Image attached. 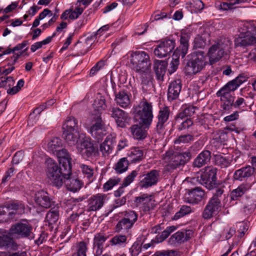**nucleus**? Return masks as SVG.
Listing matches in <instances>:
<instances>
[{
  "mask_svg": "<svg viewBox=\"0 0 256 256\" xmlns=\"http://www.w3.org/2000/svg\"><path fill=\"white\" fill-rule=\"evenodd\" d=\"M213 139L218 142H224L227 140V132L220 130L213 133Z\"/></svg>",
  "mask_w": 256,
  "mask_h": 256,
  "instance_id": "nucleus-52",
  "label": "nucleus"
},
{
  "mask_svg": "<svg viewBox=\"0 0 256 256\" xmlns=\"http://www.w3.org/2000/svg\"><path fill=\"white\" fill-rule=\"evenodd\" d=\"M95 119V122L90 126L89 132L92 136L98 142L102 139L107 132L100 116H96Z\"/></svg>",
  "mask_w": 256,
  "mask_h": 256,
  "instance_id": "nucleus-15",
  "label": "nucleus"
},
{
  "mask_svg": "<svg viewBox=\"0 0 256 256\" xmlns=\"http://www.w3.org/2000/svg\"><path fill=\"white\" fill-rule=\"evenodd\" d=\"M170 114V110L168 106L160 107L158 111L156 118L158 122L156 126V131L161 134L164 132L166 123L168 122Z\"/></svg>",
  "mask_w": 256,
  "mask_h": 256,
  "instance_id": "nucleus-18",
  "label": "nucleus"
},
{
  "mask_svg": "<svg viewBox=\"0 0 256 256\" xmlns=\"http://www.w3.org/2000/svg\"><path fill=\"white\" fill-rule=\"evenodd\" d=\"M211 154L209 150L202 152L195 158L193 165L195 167L200 168L206 164L210 160Z\"/></svg>",
  "mask_w": 256,
  "mask_h": 256,
  "instance_id": "nucleus-30",
  "label": "nucleus"
},
{
  "mask_svg": "<svg viewBox=\"0 0 256 256\" xmlns=\"http://www.w3.org/2000/svg\"><path fill=\"white\" fill-rule=\"evenodd\" d=\"M112 150V140L106 137L104 141L100 146V150L104 156L109 154Z\"/></svg>",
  "mask_w": 256,
  "mask_h": 256,
  "instance_id": "nucleus-41",
  "label": "nucleus"
},
{
  "mask_svg": "<svg viewBox=\"0 0 256 256\" xmlns=\"http://www.w3.org/2000/svg\"><path fill=\"white\" fill-rule=\"evenodd\" d=\"M242 0H228L226 2H222L218 5V7L224 10H228L235 8L236 4L241 3Z\"/></svg>",
  "mask_w": 256,
  "mask_h": 256,
  "instance_id": "nucleus-43",
  "label": "nucleus"
},
{
  "mask_svg": "<svg viewBox=\"0 0 256 256\" xmlns=\"http://www.w3.org/2000/svg\"><path fill=\"white\" fill-rule=\"evenodd\" d=\"M194 43V48H200L205 46L206 41L202 36L198 35L195 38Z\"/></svg>",
  "mask_w": 256,
  "mask_h": 256,
  "instance_id": "nucleus-63",
  "label": "nucleus"
},
{
  "mask_svg": "<svg viewBox=\"0 0 256 256\" xmlns=\"http://www.w3.org/2000/svg\"><path fill=\"white\" fill-rule=\"evenodd\" d=\"M70 160H71L65 159L59 162L60 166H62L60 168L62 170V176L64 177L72 174L71 172Z\"/></svg>",
  "mask_w": 256,
  "mask_h": 256,
  "instance_id": "nucleus-44",
  "label": "nucleus"
},
{
  "mask_svg": "<svg viewBox=\"0 0 256 256\" xmlns=\"http://www.w3.org/2000/svg\"><path fill=\"white\" fill-rule=\"evenodd\" d=\"M247 106L245 100L243 98L238 97L236 100H234V108L241 111L244 110Z\"/></svg>",
  "mask_w": 256,
  "mask_h": 256,
  "instance_id": "nucleus-58",
  "label": "nucleus"
},
{
  "mask_svg": "<svg viewBox=\"0 0 256 256\" xmlns=\"http://www.w3.org/2000/svg\"><path fill=\"white\" fill-rule=\"evenodd\" d=\"M78 120L74 117L68 116L62 124V137L70 146L76 144V149L81 156L86 160H93L99 155L98 147L90 138H82L78 144L80 137Z\"/></svg>",
  "mask_w": 256,
  "mask_h": 256,
  "instance_id": "nucleus-1",
  "label": "nucleus"
},
{
  "mask_svg": "<svg viewBox=\"0 0 256 256\" xmlns=\"http://www.w3.org/2000/svg\"><path fill=\"white\" fill-rule=\"evenodd\" d=\"M217 169L213 166H208L204 169L200 179V183L206 188L212 190L216 184Z\"/></svg>",
  "mask_w": 256,
  "mask_h": 256,
  "instance_id": "nucleus-8",
  "label": "nucleus"
},
{
  "mask_svg": "<svg viewBox=\"0 0 256 256\" xmlns=\"http://www.w3.org/2000/svg\"><path fill=\"white\" fill-rule=\"evenodd\" d=\"M207 64V56L202 51L194 54L186 63L184 73L186 76H193L200 72Z\"/></svg>",
  "mask_w": 256,
  "mask_h": 256,
  "instance_id": "nucleus-4",
  "label": "nucleus"
},
{
  "mask_svg": "<svg viewBox=\"0 0 256 256\" xmlns=\"http://www.w3.org/2000/svg\"><path fill=\"white\" fill-rule=\"evenodd\" d=\"M34 201L36 204L46 208H50L53 202L48 194L44 190L38 191L35 194Z\"/></svg>",
  "mask_w": 256,
  "mask_h": 256,
  "instance_id": "nucleus-23",
  "label": "nucleus"
},
{
  "mask_svg": "<svg viewBox=\"0 0 256 256\" xmlns=\"http://www.w3.org/2000/svg\"><path fill=\"white\" fill-rule=\"evenodd\" d=\"M176 228L177 227L174 226H168L162 232L160 237L158 238V240L160 242L164 241L170 235L172 232H174Z\"/></svg>",
  "mask_w": 256,
  "mask_h": 256,
  "instance_id": "nucleus-53",
  "label": "nucleus"
},
{
  "mask_svg": "<svg viewBox=\"0 0 256 256\" xmlns=\"http://www.w3.org/2000/svg\"><path fill=\"white\" fill-rule=\"evenodd\" d=\"M248 80V77L244 74H240L234 79L230 81L234 88L237 90L238 88L244 82H246Z\"/></svg>",
  "mask_w": 256,
  "mask_h": 256,
  "instance_id": "nucleus-51",
  "label": "nucleus"
},
{
  "mask_svg": "<svg viewBox=\"0 0 256 256\" xmlns=\"http://www.w3.org/2000/svg\"><path fill=\"white\" fill-rule=\"evenodd\" d=\"M46 174L48 178L52 184L58 187H61L64 184L62 172L57 162L54 160L50 158L46 161Z\"/></svg>",
  "mask_w": 256,
  "mask_h": 256,
  "instance_id": "nucleus-5",
  "label": "nucleus"
},
{
  "mask_svg": "<svg viewBox=\"0 0 256 256\" xmlns=\"http://www.w3.org/2000/svg\"><path fill=\"white\" fill-rule=\"evenodd\" d=\"M154 69L156 75L161 76L164 74L166 70L164 62L160 60H156L154 62Z\"/></svg>",
  "mask_w": 256,
  "mask_h": 256,
  "instance_id": "nucleus-49",
  "label": "nucleus"
},
{
  "mask_svg": "<svg viewBox=\"0 0 256 256\" xmlns=\"http://www.w3.org/2000/svg\"><path fill=\"white\" fill-rule=\"evenodd\" d=\"M126 234H117L110 240V242L112 245L121 246L126 244Z\"/></svg>",
  "mask_w": 256,
  "mask_h": 256,
  "instance_id": "nucleus-50",
  "label": "nucleus"
},
{
  "mask_svg": "<svg viewBox=\"0 0 256 256\" xmlns=\"http://www.w3.org/2000/svg\"><path fill=\"white\" fill-rule=\"evenodd\" d=\"M121 181V178L118 176H114L110 178L103 186L104 191L112 190L114 186L118 185Z\"/></svg>",
  "mask_w": 256,
  "mask_h": 256,
  "instance_id": "nucleus-46",
  "label": "nucleus"
},
{
  "mask_svg": "<svg viewBox=\"0 0 256 256\" xmlns=\"http://www.w3.org/2000/svg\"><path fill=\"white\" fill-rule=\"evenodd\" d=\"M176 46L175 40L171 38L162 40L154 50L155 56L160 58L168 56L173 50Z\"/></svg>",
  "mask_w": 256,
  "mask_h": 256,
  "instance_id": "nucleus-11",
  "label": "nucleus"
},
{
  "mask_svg": "<svg viewBox=\"0 0 256 256\" xmlns=\"http://www.w3.org/2000/svg\"><path fill=\"white\" fill-rule=\"evenodd\" d=\"M236 230L233 228L226 227L224 228L220 236L222 240L230 239L235 234Z\"/></svg>",
  "mask_w": 256,
  "mask_h": 256,
  "instance_id": "nucleus-56",
  "label": "nucleus"
},
{
  "mask_svg": "<svg viewBox=\"0 0 256 256\" xmlns=\"http://www.w3.org/2000/svg\"><path fill=\"white\" fill-rule=\"evenodd\" d=\"M222 206L220 199L216 198H210L204 210L203 218L204 219L211 218L219 212Z\"/></svg>",
  "mask_w": 256,
  "mask_h": 256,
  "instance_id": "nucleus-16",
  "label": "nucleus"
},
{
  "mask_svg": "<svg viewBox=\"0 0 256 256\" xmlns=\"http://www.w3.org/2000/svg\"><path fill=\"white\" fill-rule=\"evenodd\" d=\"M130 132L134 138L142 140L146 136V133L142 128L138 124L132 126L130 128Z\"/></svg>",
  "mask_w": 256,
  "mask_h": 256,
  "instance_id": "nucleus-37",
  "label": "nucleus"
},
{
  "mask_svg": "<svg viewBox=\"0 0 256 256\" xmlns=\"http://www.w3.org/2000/svg\"><path fill=\"white\" fill-rule=\"evenodd\" d=\"M192 10L198 12L203 10L204 4L201 0H192L190 2Z\"/></svg>",
  "mask_w": 256,
  "mask_h": 256,
  "instance_id": "nucleus-57",
  "label": "nucleus"
},
{
  "mask_svg": "<svg viewBox=\"0 0 256 256\" xmlns=\"http://www.w3.org/2000/svg\"><path fill=\"white\" fill-rule=\"evenodd\" d=\"M136 116L140 120L142 126L148 128L154 118L152 103L145 99L142 100L138 106Z\"/></svg>",
  "mask_w": 256,
  "mask_h": 256,
  "instance_id": "nucleus-6",
  "label": "nucleus"
},
{
  "mask_svg": "<svg viewBox=\"0 0 256 256\" xmlns=\"http://www.w3.org/2000/svg\"><path fill=\"white\" fill-rule=\"evenodd\" d=\"M221 102H222V108L224 110L229 112L234 108V98H226Z\"/></svg>",
  "mask_w": 256,
  "mask_h": 256,
  "instance_id": "nucleus-54",
  "label": "nucleus"
},
{
  "mask_svg": "<svg viewBox=\"0 0 256 256\" xmlns=\"http://www.w3.org/2000/svg\"><path fill=\"white\" fill-rule=\"evenodd\" d=\"M137 171L132 170L124 180L122 184L124 186H127L130 185L134 180V178L137 176Z\"/></svg>",
  "mask_w": 256,
  "mask_h": 256,
  "instance_id": "nucleus-61",
  "label": "nucleus"
},
{
  "mask_svg": "<svg viewBox=\"0 0 256 256\" xmlns=\"http://www.w3.org/2000/svg\"><path fill=\"white\" fill-rule=\"evenodd\" d=\"M205 195V192L202 188L195 187L187 190L184 196V201L187 203L195 204L202 200Z\"/></svg>",
  "mask_w": 256,
  "mask_h": 256,
  "instance_id": "nucleus-17",
  "label": "nucleus"
},
{
  "mask_svg": "<svg viewBox=\"0 0 256 256\" xmlns=\"http://www.w3.org/2000/svg\"><path fill=\"white\" fill-rule=\"evenodd\" d=\"M124 57L127 60L126 64L141 74L142 88L148 90L152 84L148 80L150 76V62L148 54L144 51H130Z\"/></svg>",
  "mask_w": 256,
  "mask_h": 256,
  "instance_id": "nucleus-2",
  "label": "nucleus"
},
{
  "mask_svg": "<svg viewBox=\"0 0 256 256\" xmlns=\"http://www.w3.org/2000/svg\"><path fill=\"white\" fill-rule=\"evenodd\" d=\"M143 158V152L139 148H133L128 154V162H136L141 160Z\"/></svg>",
  "mask_w": 256,
  "mask_h": 256,
  "instance_id": "nucleus-33",
  "label": "nucleus"
},
{
  "mask_svg": "<svg viewBox=\"0 0 256 256\" xmlns=\"http://www.w3.org/2000/svg\"><path fill=\"white\" fill-rule=\"evenodd\" d=\"M255 173L254 168L251 166L242 167L235 171L234 178L236 180H244L253 176Z\"/></svg>",
  "mask_w": 256,
  "mask_h": 256,
  "instance_id": "nucleus-25",
  "label": "nucleus"
},
{
  "mask_svg": "<svg viewBox=\"0 0 256 256\" xmlns=\"http://www.w3.org/2000/svg\"><path fill=\"white\" fill-rule=\"evenodd\" d=\"M129 162L127 158H122L116 164L114 168L118 174H122L127 170Z\"/></svg>",
  "mask_w": 256,
  "mask_h": 256,
  "instance_id": "nucleus-39",
  "label": "nucleus"
},
{
  "mask_svg": "<svg viewBox=\"0 0 256 256\" xmlns=\"http://www.w3.org/2000/svg\"><path fill=\"white\" fill-rule=\"evenodd\" d=\"M254 30V26L252 22L247 21L242 22L239 24L238 31L240 34H252Z\"/></svg>",
  "mask_w": 256,
  "mask_h": 256,
  "instance_id": "nucleus-38",
  "label": "nucleus"
},
{
  "mask_svg": "<svg viewBox=\"0 0 256 256\" xmlns=\"http://www.w3.org/2000/svg\"><path fill=\"white\" fill-rule=\"evenodd\" d=\"M58 206H54L51 208L46 216V220L49 226H52L55 224L59 218V210Z\"/></svg>",
  "mask_w": 256,
  "mask_h": 256,
  "instance_id": "nucleus-34",
  "label": "nucleus"
},
{
  "mask_svg": "<svg viewBox=\"0 0 256 256\" xmlns=\"http://www.w3.org/2000/svg\"><path fill=\"white\" fill-rule=\"evenodd\" d=\"M55 154L56 155L59 160L58 161H62V160H71L70 155L68 153L67 150L66 149H62L59 150L56 152L55 153Z\"/></svg>",
  "mask_w": 256,
  "mask_h": 256,
  "instance_id": "nucleus-62",
  "label": "nucleus"
},
{
  "mask_svg": "<svg viewBox=\"0 0 256 256\" xmlns=\"http://www.w3.org/2000/svg\"><path fill=\"white\" fill-rule=\"evenodd\" d=\"M192 158L190 150L180 153L172 149L167 150L162 156V160L167 164L166 171L172 172L174 170L184 165Z\"/></svg>",
  "mask_w": 256,
  "mask_h": 256,
  "instance_id": "nucleus-3",
  "label": "nucleus"
},
{
  "mask_svg": "<svg viewBox=\"0 0 256 256\" xmlns=\"http://www.w3.org/2000/svg\"><path fill=\"white\" fill-rule=\"evenodd\" d=\"M236 90L232 84L228 82L224 86L220 88L216 92V94L218 97L220 98V100H224L226 98H234L231 92Z\"/></svg>",
  "mask_w": 256,
  "mask_h": 256,
  "instance_id": "nucleus-28",
  "label": "nucleus"
},
{
  "mask_svg": "<svg viewBox=\"0 0 256 256\" xmlns=\"http://www.w3.org/2000/svg\"><path fill=\"white\" fill-rule=\"evenodd\" d=\"M56 36V32H54L52 36L47 37L44 40L36 42L31 46L30 50L32 52H36L37 50L41 48L43 45L49 44L52 40V38Z\"/></svg>",
  "mask_w": 256,
  "mask_h": 256,
  "instance_id": "nucleus-47",
  "label": "nucleus"
},
{
  "mask_svg": "<svg viewBox=\"0 0 256 256\" xmlns=\"http://www.w3.org/2000/svg\"><path fill=\"white\" fill-rule=\"evenodd\" d=\"M123 214L124 217L118 222L115 226V231L117 232L129 234L130 230L138 220V215L134 210L126 211Z\"/></svg>",
  "mask_w": 256,
  "mask_h": 256,
  "instance_id": "nucleus-7",
  "label": "nucleus"
},
{
  "mask_svg": "<svg viewBox=\"0 0 256 256\" xmlns=\"http://www.w3.org/2000/svg\"><path fill=\"white\" fill-rule=\"evenodd\" d=\"M108 114L114 119L118 126L120 128H125L130 120L128 113L118 107L110 108Z\"/></svg>",
  "mask_w": 256,
  "mask_h": 256,
  "instance_id": "nucleus-14",
  "label": "nucleus"
},
{
  "mask_svg": "<svg viewBox=\"0 0 256 256\" xmlns=\"http://www.w3.org/2000/svg\"><path fill=\"white\" fill-rule=\"evenodd\" d=\"M42 110L40 108H37L34 110L32 113H31L28 117V125L32 126L34 123H36L38 118H36V115H38L42 112Z\"/></svg>",
  "mask_w": 256,
  "mask_h": 256,
  "instance_id": "nucleus-60",
  "label": "nucleus"
},
{
  "mask_svg": "<svg viewBox=\"0 0 256 256\" xmlns=\"http://www.w3.org/2000/svg\"><path fill=\"white\" fill-rule=\"evenodd\" d=\"M190 38V34L184 32H182L180 38V46L178 48L181 49L182 58H184L188 53Z\"/></svg>",
  "mask_w": 256,
  "mask_h": 256,
  "instance_id": "nucleus-32",
  "label": "nucleus"
},
{
  "mask_svg": "<svg viewBox=\"0 0 256 256\" xmlns=\"http://www.w3.org/2000/svg\"><path fill=\"white\" fill-rule=\"evenodd\" d=\"M32 230V226L28 222L23 220L12 225L10 232L11 234L16 235L20 238H27L30 236Z\"/></svg>",
  "mask_w": 256,
  "mask_h": 256,
  "instance_id": "nucleus-13",
  "label": "nucleus"
},
{
  "mask_svg": "<svg viewBox=\"0 0 256 256\" xmlns=\"http://www.w3.org/2000/svg\"><path fill=\"white\" fill-rule=\"evenodd\" d=\"M194 140V136L191 134H184L180 136L174 141L175 144H180V143L186 144Z\"/></svg>",
  "mask_w": 256,
  "mask_h": 256,
  "instance_id": "nucleus-59",
  "label": "nucleus"
},
{
  "mask_svg": "<svg viewBox=\"0 0 256 256\" xmlns=\"http://www.w3.org/2000/svg\"><path fill=\"white\" fill-rule=\"evenodd\" d=\"M234 42L235 47H245L256 43V37L253 34H240Z\"/></svg>",
  "mask_w": 256,
  "mask_h": 256,
  "instance_id": "nucleus-24",
  "label": "nucleus"
},
{
  "mask_svg": "<svg viewBox=\"0 0 256 256\" xmlns=\"http://www.w3.org/2000/svg\"><path fill=\"white\" fill-rule=\"evenodd\" d=\"M109 200L106 194L98 193L90 196L88 200L87 211L96 212L102 208Z\"/></svg>",
  "mask_w": 256,
  "mask_h": 256,
  "instance_id": "nucleus-10",
  "label": "nucleus"
},
{
  "mask_svg": "<svg viewBox=\"0 0 256 256\" xmlns=\"http://www.w3.org/2000/svg\"><path fill=\"white\" fill-rule=\"evenodd\" d=\"M182 83L180 80L172 82L168 86V99L172 100L178 98L182 90Z\"/></svg>",
  "mask_w": 256,
  "mask_h": 256,
  "instance_id": "nucleus-26",
  "label": "nucleus"
},
{
  "mask_svg": "<svg viewBox=\"0 0 256 256\" xmlns=\"http://www.w3.org/2000/svg\"><path fill=\"white\" fill-rule=\"evenodd\" d=\"M192 208L190 206L183 205L182 206L178 211L172 219L174 220H176L186 215H188L191 213Z\"/></svg>",
  "mask_w": 256,
  "mask_h": 256,
  "instance_id": "nucleus-40",
  "label": "nucleus"
},
{
  "mask_svg": "<svg viewBox=\"0 0 256 256\" xmlns=\"http://www.w3.org/2000/svg\"><path fill=\"white\" fill-rule=\"evenodd\" d=\"M252 185L248 183L242 184L233 190L230 194L231 201H235L242 196L248 190Z\"/></svg>",
  "mask_w": 256,
  "mask_h": 256,
  "instance_id": "nucleus-29",
  "label": "nucleus"
},
{
  "mask_svg": "<svg viewBox=\"0 0 256 256\" xmlns=\"http://www.w3.org/2000/svg\"><path fill=\"white\" fill-rule=\"evenodd\" d=\"M114 100L118 105L124 108H128L130 104L129 95L124 90L115 93Z\"/></svg>",
  "mask_w": 256,
  "mask_h": 256,
  "instance_id": "nucleus-27",
  "label": "nucleus"
},
{
  "mask_svg": "<svg viewBox=\"0 0 256 256\" xmlns=\"http://www.w3.org/2000/svg\"><path fill=\"white\" fill-rule=\"evenodd\" d=\"M136 206L144 212H148L155 207V200L154 194L143 193L135 198Z\"/></svg>",
  "mask_w": 256,
  "mask_h": 256,
  "instance_id": "nucleus-9",
  "label": "nucleus"
},
{
  "mask_svg": "<svg viewBox=\"0 0 256 256\" xmlns=\"http://www.w3.org/2000/svg\"><path fill=\"white\" fill-rule=\"evenodd\" d=\"M108 236L104 232H98L95 234L94 238V246L101 247L107 240Z\"/></svg>",
  "mask_w": 256,
  "mask_h": 256,
  "instance_id": "nucleus-45",
  "label": "nucleus"
},
{
  "mask_svg": "<svg viewBox=\"0 0 256 256\" xmlns=\"http://www.w3.org/2000/svg\"><path fill=\"white\" fill-rule=\"evenodd\" d=\"M224 54V50L222 44L217 43L212 45L208 54L210 64L218 62L222 57Z\"/></svg>",
  "mask_w": 256,
  "mask_h": 256,
  "instance_id": "nucleus-20",
  "label": "nucleus"
},
{
  "mask_svg": "<svg viewBox=\"0 0 256 256\" xmlns=\"http://www.w3.org/2000/svg\"><path fill=\"white\" fill-rule=\"evenodd\" d=\"M192 124L193 122L190 118H184L176 115L175 116L174 125L179 131L188 128Z\"/></svg>",
  "mask_w": 256,
  "mask_h": 256,
  "instance_id": "nucleus-31",
  "label": "nucleus"
},
{
  "mask_svg": "<svg viewBox=\"0 0 256 256\" xmlns=\"http://www.w3.org/2000/svg\"><path fill=\"white\" fill-rule=\"evenodd\" d=\"M63 178L66 188L74 192L78 191L83 185L82 182L76 176H73L72 174L64 177Z\"/></svg>",
  "mask_w": 256,
  "mask_h": 256,
  "instance_id": "nucleus-22",
  "label": "nucleus"
},
{
  "mask_svg": "<svg viewBox=\"0 0 256 256\" xmlns=\"http://www.w3.org/2000/svg\"><path fill=\"white\" fill-rule=\"evenodd\" d=\"M215 162L216 164L220 166L222 168H226L230 164L228 160L221 155L215 156Z\"/></svg>",
  "mask_w": 256,
  "mask_h": 256,
  "instance_id": "nucleus-55",
  "label": "nucleus"
},
{
  "mask_svg": "<svg viewBox=\"0 0 256 256\" xmlns=\"http://www.w3.org/2000/svg\"><path fill=\"white\" fill-rule=\"evenodd\" d=\"M194 234L192 230H184L173 234L169 238L168 242L172 245L180 244L190 240Z\"/></svg>",
  "mask_w": 256,
  "mask_h": 256,
  "instance_id": "nucleus-19",
  "label": "nucleus"
},
{
  "mask_svg": "<svg viewBox=\"0 0 256 256\" xmlns=\"http://www.w3.org/2000/svg\"><path fill=\"white\" fill-rule=\"evenodd\" d=\"M88 242L81 241L76 244V252L72 256H86V252L88 250Z\"/></svg>",
  "mask_w": 256,
  "mask_h": 256,
  "instance_id": "nucleus-36",
  "label": "nucleus"
},
{
  "mask_svg": "<svg viewBox=\"0 0 256 256\" xmlns=\"http://www.w3.org/2000/svg\"><path fill=\"white\" fill-rule=\"evenodd\" d=\"M10 232L0 228V248L6 247L16 250L18 246L10 237Z\"/></svg>",
  "mask_w": 256,
  "mask_h": 256,
  "instance_id": "nucleus-21",
  "label": "nucleus"
},
{
  "mask_svg": "<svg viewBox=\"0 0 256 256\" xmlns=\"http://www.w3.org/2000/svg\"><path fill=\"white\" fill-rule=\"evenodd\" d=\"M196 109L197 108L193 106H186L182 108L178 113L177 114L176 116L188 118V116H192Z\"/></svg>",
  "mask_w": 256,
  "mask_h": 256,
  "instance_id": "nucleus-42",
  "label": "nucleus"
},
{
  "mask_svg": "<svg viewBox=\"0 0 256 256\" xmlns=\"http://www.w3.org/2000/svg\"><path fill=\"white\" fill-rule=\"evenodd\" d=\"M62 146V142L60 139L56 137L52 138L47 144V150L55 154Z\"/></svg>",
  "mask_w": 256,
  "mask_h": 256,
  "instance_id": "nucleus-35",
  "label": "nucleus"
},
{
  "mask_svg": "<svg viewBox=\"0 0 256 256\" xmlns=\"http://www.w3.org/2000/svg\"><path fill=\"white\" fill-rule=\"evenodd\" d=\"M160 179V172L152 170L141 176L138 185L141 188H148L156 186Z\"/></svg>",
  "mask_w": 256,
  "mask_h": 256,
  "instance_id": "nucleus-12",
  "label": "nucleus"
},
{
  "mask_svg": "<svg viewBox=\"0 0 256 256\" xmlns=\"http://www.w3.org/2000/svg\"><path fill=\"white\" fill-rule=\"evenodd\" d=\"M70 20H76L78 18V16L82 13L84 9L80 7H76L74 10L70 9Z\"/></svg>",
  "mask_w": 256,
  "mask_h": 256,
  "instance_id": "nucleus-64",
  "label": "nucleus"
},
{
  "mask_svg": "<svg viewBox=\"0 0 256 256\" xmlns=\"http://www.w3.org/2000/svg\"><path fill=\"white\" fill-rule=\"evenodd\" d=\"M79 167L84 177L88 179H90L92 178L94 170L92 166L84 164H80Z\"/></svg>",
  "mask_w": 256,
  "mask_h": 256,
  "instance_id": "nucleus-48",
  "label": "nucleus"
}]
</instances>
